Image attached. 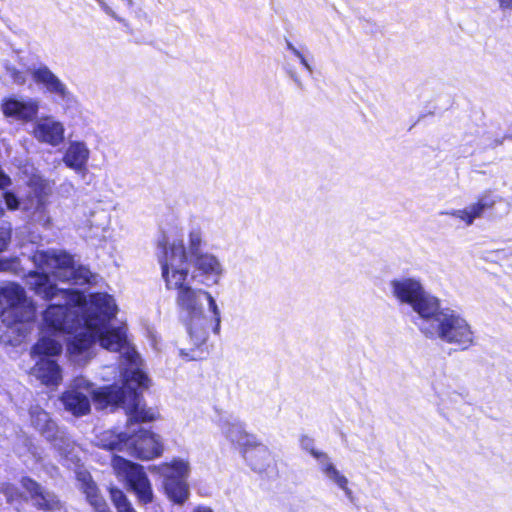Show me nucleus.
<instances>
[{
    "instance_id": "nucleus-14",
    "label": "nucleus",
    "mask_w": 512,
    "mask_h": 512,
    "mask_svg": "<svg viewBox=\"0 0 512 512\" xmlns=\"http://www.w3.org/2000/svg\"><path fill=\"white\" fill-rule=\"evenodd\" d=\"M31 260L39 270L53 269L57 272L69 271L75 263L73 255L65 250H36Z\"/></svg>"
},
{
    "instance_id": "nucleus-43",
    "label": "nucleus",
    "mask_w": 512,
    "mask_h": 512,
    "mask_svg": "<svg viewBox=\"0 0 512 512\" xmlns=\"http://www.w3.org/2000/svg\"><path fill=\"white\" fill-rule=\"evenodd\" d=\"M13 260L0 258V272H6L11 270Z\"/></svg>"
},
{
    "instance_id": "nucleus-23",
    "label": "nucleus",
    "mask_w": 512,
    "mask_h": 512,
    "mask_svg": "<svg viewBox=\"0 0 512 512\" xmlns=\"http://www.w3.org/2000/svg\"><path fill=\"white\" fill-rule=\"evenodd\" d=\"M44 271H29L28 276L33 278L30 289L45 301H51L59 295L60 288L51 282L50 276Z\"/></svg>"
},
{
    "instance_id": "nucleus-31",
    "label": "nucleus",
    "mask_w": 512,
    "mask_h": 512,
    "mask_svg": "<svg viewBox=\"0 0 512 512\" xmlns=\"http://www.w3.org/2000/svg\"><path fill=\"white\" fill-rule=\"evenodd\" d=\"M32 349L34 354L39 356H57L62 352L61 344L49 337L40 338Z\"/></svg>"
},
{
    "instance_id": "nucleus-26",
    "label": "nucleus",
    "mask_w": 512,
    "mask_h": 512,
    "mask_svg": "<svg viewBox=\"0 0 512 512\" xmlns=\"http://www.w3.org/2000/svg\"><path fill=\"white\" fill-rule=\"evenodd\" d=\"M2 301H4L9 308L15 310L26 305V292L18 283H10L0 288V304Z\"/></svg>"
},
{
    "instance_id": "nucleus-7",
    "label": "nucleus",
    "mask_w": 512,
    "mask_h": 512,
    "mask_svg": "<svg viewBox=\"0 0 512 512\" xmlns=\"http://www.w3.org/2000/svg\"><path fill=\"white\" fill-rule=\"evenodd\" d=\"M164 255L160 258L161 274L165 281L167 290H176L177 292L187 287L188 270L187 269H172L170 271V262L174 257H178L181 263L186 262V248L182 240L174 242L168 248L167 242L160 243Z\"/></svg>"
},
{
    "instance_id": "nucleus-22",
    "label": "nucleus",
    "mask_w": 512,
    "mask_h": 512,
    "mask_svg": "<svg viewBox=\"0 0 512 512\" xmlns=\"http://www.w3.org/2000/svg\"><path fill=\"white\" fill-rule=\"evenodd\" d=\"M77 479L80 483V489L85 493L87 501L95 512H112L105 499L99 494L98 488L90 474L79 472Z\"/></svg>"
},
{
    "instance_id": "nucleus-47",
    "label": "nucleus",
    "mask_w": 512,
    "mask_h": 512,
    "mask_svg": "<svg viewBox=\"0 0 512 512\" xmlns=\"http://www.w3.org/2000/svg\"><path fill=\"white\" fill-rule=\"evenodd\" d=\"M192 512H214L210 507L204 505H198Z\"/></svg>"
},
{
    "instance_id": "nucleus-37",
    "label": "nucleus",
    "mask_w": 512,
    "mask_h": 512,
    "mask_svg": "<svg viewBox=\"0 0 512 512\" xmlns=\"http://www.w3.org/2000/svg\"><path fill=\"white\" fill-rule=\"evenodd\" d=\"M300 443H301V447L309 452L317 461V464L320 463V455H328L327 453L325 452H322L320 450H317L315 447H314V440L308 436H303L300 440Z\"/></svg>"
},
{
    "instance_id": "nucleus-2",
    "label": "nucleus",
    "mask_w": 512,
    "mask_h": 512,
    "mask_svg": "<svg viewBox=\"0 0 512 512\" xmlns=\"http://www.w3.org/2000/svg\"><path fill=\"white\" fill-rule=\"evenodd\" d=\"M419 330L428 338H440L456 345L461 350L468 349L474 343V333L468 322L454 311L437 304L436 310L418 324Z\"/></svg>"
},
{
    "instance_id": "nucleus-40",
    "label": "nucleus",
    "mask_w": 512,
    "mask_h": 512,
    "mask_svg": "<svg viewBox=\"0 0 512 512\" xmlns=\"http://www.w3.org/2000/svg\"><path fill=\"white\" fill-rule=\"evenodd\" d=\"M11 241V228L9 225H0V252L7 249Z\"/></svg>"
},
{
    "instance_id": "nucleus-48",
    "label": "nucleus",
    "mask_w": 512,
    "mask_h": 512,
    "mask_svg": "<svg viewBox=\"0 0 512 512\" xmlns=\"http://www.w3.org/2000/svg\"><path fill=\"white\" fill-rule=\"evenodd\" d=\"M27 307L29 308L30 313L33 315V314H34V312H35V309H34L33 304H32V303H29V304L27 305Z\"/></svg>"
},
{
    "instance_id": "nucleus-45",
    "label": "nucleus",
    "mask_w": 512,
    "mask_h": 512,
    "mask_svg": "<svg viewBox=\"0 0 512 512\" xmlns=\"http://www.w3.org/2000/svg\"><path fill=\"white\" fill-rule=\"evenodd\" d=\"M15 489L12 486H9L5 489V495L7 496L8 500H14L16 496Z\"/></svg>"
},
{
    "instance_id": "nucleus-18",
    "label": "nucleus",
    "mask_w": 512,
    "mask_h": 512,
    "mask_svg": "<svg viewBox=\"0 0 512 512\" xmlns=\"http://www.w3.org/2000/svg\"><path fill=\"white\" fill-rule=\"evenodd\" d=\"M320 463L317 464L323 476L333 485L343 491L344 495L352 501L353 491L349 487L348 478L336 467L329 455H320Z\"/></svg>"
},
{
    "instance_id": "nucleus-17",
    "label": "nucleus",
    "mask_w": 512,
    "mask_h": 512,
    "mask_svg": "<svg viewBox=\"0 0 512 512\" xmlns=\"http://www.w3.org/2000/svg\"><path fill=\"white\" fill-rule=\"evenodd\" d=\"M65 129L63 125L51 117L40 118L33 127V137L41 143L57 146L64 140Z\"/></svg>"
},
{
    "instance_id": "nucleus-32",
    "label": "nucleus",
    "mask_w": 512,
    "mask_h": 512,
    "mask_svg": "<svg viewBox=\"0 0 512 512\" xmlns=\"http://www.w3.org/2000/svg\"><path fill=\"white\" fill-rule=\"evenodd\" d=\"M109 494L116 512H137L126 494L119 488L111 487Z\"/></svg>"
},
{
    "instance_id": "nucleus-46",
    "label": "nucleus",
    "mask_w": 512,
    "mask_h": 512,
    "mask_svg": "<svg viewBox=\"0 0 512 512\" xmlns=\"http://www.w3.org/2000/svg\"><path fill=\"white\" fill-rule=\"evenodd\" d=\"M288 47L293 51V53L298 56L300 59H301V62L307 66V62H306V59L305 57L303 56V54L301 52H299L298 50H296L294 47L291 46V44L288 45Z\"/></svg>"
},
{
    "instance_id": "nucleus-30",
    "label": "nucleus",
    "mask_w": 512,
    "mask_h": 512,
    "mask_svg": "<svg viewBox=\"0 0 512 512\" xmlns=\"http://www.w3.org/2000/svg\"><path fill=\"white\" fill-rule=\"evenodd\" d=\"M98 336L99 343L107 350L118 352L125 344V336L115 328L98 331L95 333Z\"/></svg>"
},
{
    "instance_id": "nucleus-12",
    "label": "nucleus",
    "mask_w": 512,
    "mask_h": 512,
    "mask_svg": "<svg viewBox=\"0 0 512 512\" xmlns=\"http://www.w3.org/2000/svg\"><path fill=\"white\" fill-rule=\"evenodd\" d=\"M501 201V197L494 194L491 189L480 193L476 201L467 208L446 212L455 218L460 219L466 225H472L474 220L482 217L486 212L494 209L495 205Z\"/></svg>"
},
{
    "instance_id": "nucleus-24",
    "label": "nucleus",
    "mask_w": 512,
    "mask_h": 512,
    "mask_svg": "<svg viewBox=\"0 0 512 512\" xmlns=\"http://www.w3.org/2000/svg\"><path fill=\"white\" fill-rule=\"evenodd\" d=\"M32 78L35 83L43 85L47 91L54 93L61 98L67 96L65 85L60 79L46 66H40L33 70Z\"/></svg>"
},
{
    "instance_id": "nucleus-1",
    "label": "nucleus",
    "mask_w": 512,
    "mask_h": 512,
    "mask_svg": "<svg viewBox=\"0 0 512 512\" xmlns=\"http://www.w3.org/2000/svg\"><path fill=\"white\" fill-rule=\"evenodd\" d=\"M144 386H101L94 393L99 408L107 406L121 407L125 410L128 430L134 423H150L160 418L157 409L147 407L142 396Z\"/></svg>"
},
{
    "instance_id": "nucleus-42",
    "label": "nucleus",
    "mask_w": 512,
    "mask_h": 512,
    "mask_svg": "<svg viewBox=\"0 0 512 512\" xmlns=\"http://www.w3.org/2000/svg\"><path fill=\"white\" fill-rule=\"evenodd\" d=\"M45 189H46V184L41 182V183L36 185L35 190H34L35 194H36V197L38 199L39 206H41L42 208L45 207L44 198L47 195Z\"/></svg>"
},
{
    "instance_id": "nucleus-36",
    "label": "nucleus",
    "mask_w": 512,
    "mask_h": 512,
    "mask_svg": "<svg viewBox=\"0 0 512 512\" xmlns=\"http://www.w3.org/2000/svg\"><path fill=\"white\" fill-rule=\"evenodd\" d=\"M148 382L147 374L142 369L135 368L124 378L122 384H147Z\"/></svg>"
},
{
    "instance_id": "nucleus-4",
    "label": "nucleus",
    "mask_w": 512,
    "mask_h": 512,
    "mask_svg": "<svg viewBox=\"0 0 512 512\" xmlns=\"http://www.w3.org/2000/svg\"><path fill=\"white\" fill-rule=\"evenodd\" d=\"M190 470V463L182 458H174L170 462L150 467L151 472L163 478L165 495L175 505H184L190 497L187 483Z\"/></svg>"
},
{
    "instance_id": "nucleus-15",
    "label": "nucleus",
    "mask_w": 512,
    "mask_h": 512,
    "mask_svg": "<svg viewBox=\"0 0 512 512\" xmlns=\"http://www.w3.org/2000/svg\"><path fill=\"white\" fill-rule=\"evenodd\" d=\"M218 426L224 436L237 445L241 453L245 448L256 444V437L245 431L243 424L232 416H220Z\"/></svg>"
},
{
    "instance_id": "nucleus-10",
    "label": "nucleus",
    "mask_w": 512,
    "mask_h": 512,
    "mask_svg": "<svg viewBox=\"0 0 512 512\" xmlns=\"http://www.w3.org/2000/svg\"><path fill=\"white\" fill-rule=\"evenodd\" d=\"M89 304L93 312L83 316V325L89 332L97 333L101 322L109 321L115 317L117 307L111 295L99 292L90 294Z\"/></svg>"
},
{
    "instance_id": "nucleus-35",
    "label": "nucleus",
    "mask_w": 512,
    "mask_h": 512,
    "mask_svg": "<svg viewBox=\"0 0 512 512\" xmlns=\"http://www.w3.org/2000/svg\"><path fill=\"white\" fill-rule=\"evenodd\" d=\"M94 335L90 332L87 333H79L75 335L72 341V347L75 351L82 353L86 351L94 342Z\"/></svg>"
},
{
    "instance_id": "nucleus-21",
    "label": "nucleus",
    "mask_w": 512,
    "mask_h": 512,
    "mask_svg": "<svg viewBox=\"0 0 512 512\" xmlns=\"http://www.w3.org/2000/svg\"><path fill=\"white\" fill-rule=\"evenodd\" d=\"M77 479L80 483V489L85 493L87 501L95 512H112L105 499L99 494L98 488L90 474L79 472Z\"/></svg>"
},
{
    "instance_id": "nucleus-19",
    "label": "nucleus",
    "mask_w": 512,
    "mask_h": 512,
    "mask_svg": "<svg viewBox=\"0 0 512 512\" xmlns=\"http://www.w3.org/2000/svg\"><path fill=\"white\" fill-rule=\"evenodd\" d=\"M242 455L248 465L258 473L267 471L273 463V458L268 448L257 440L255 445L245 448Z\"/></svg>"
},
{
    "instance_id": "nucleus-6",
    "label": "nucleus",
    "mask_w": 512,
    "mask_h": 512,
    "mask_svg": "<svg viewBox=\"0 0 512 512\" xmlns=\"http://www.w3.org/2000/svg\"><path fill=\"white\" fill-rule=\"evenodd\" d=\"M111 466L116 476L135 493L139 503L147 505L153 501L152 484L142 465L133 463L121 456L113 455Z\"/></svg>"
},
{
    "instance_id": "nucleus-38",
    "label": "nucleus",
    "mask_w": 512,
    "mask_h": 512,
    "mask_svg": "<svg viewBox=\"0 0 512 512\" xmlns=\"http://www.w3.org/2000/svg\"><path fill=\"white\" fill-rule=\"evenodd\" d=\"M203 296L207 299L209 308H210L211 312L214 315V320H215L214 331L216 333H218L219 329H220V312H219V309L217 307L216 301L213 298V296L211 295V293H209L206 290L203 292Z\"/></svg>"
},
{
    "instance_id": "nucleus-33",
    "label": "nucleus",
    "mask_w": 512,
    "mask_h": 512,
    "mask_svg": "<svg viewBox=\"0 0 512 512\" xmlns=\"http://www.w3.org/2000/svg\"><path fill=\"white\" fill-rule=\"evenodd\" d=\"M70 276L69 280H71L76 285H87L92 284L94 282V275L91 273L89 268L83 265H73V268L69 270Z\"/></svg>"
},
{
    "instance_id": "nucleus-11",
    "label": "nucleus",
    "mask_w": 512,
    "mask_h": 512,
    "mask_svg": "<svg viewBox=\"0 0 512 512\" xmlns=\"http://www.w3.org/2000/svg\"><path fill=\"white\" fill-rule=\"evenodd\" d=\"M32 425L50 441L60 453L70 451L71 441L65 431L60 430L56 423L51 420L48 413L40 407H33L30 410Z\"/></svg>"
},
{
    "instance_id": "nucleus-44",
    "label": "nucleus",
    "mask_w": 512,
    "mask_h": 512,
    "mask_svg": "<svg viewBox=\"0 0 512 512\" xmlns=\"http://www.w3.org/2000/svg\"><path fill=\"white\" fill-rule=\"evenodd\" d=\"M499 7L502 10H511L512 9V0H498Z\"/></svg>"
},
{
    "instance_id": "nucleus-16",
    "label": "nucleus",
    "mask_w": 512,
    "mask_h": 512,
    "mask_svg": "<svg viewBox=\"0 0 512 512\" xmlns=\"http://www.w3.org/2000/svg\"><path fill=\"white\" fill-rule=\"evenodd\" d=\"M1 110L5 117L30 122L36 118L39 105L35 100L20 101L14 97H5L1 102Z\"/></svg>"
},
{
    "instance_id": "nucleus-34",
    "label": "nucleus",
    "mask_w": 512,
    "mask_h": 512,
    "mask_svg": "<svg viewBox=\"0 0 512 512\" xmlns=\"http://www.w3.org/2000/svg\"><path fill=\"white\" fill-rule=\"evenodd\" d=\"M59 294L63 295L73 306L83 308L87 305V298L83 291L70 288H60Z\"/></svg>"
},
{
    "instance_id": "nucleus-50",
    "label": "nucleus",
    "mask_w": 512,
    "mask_h": 512,
    "mask_svg": "<svg viewBox=\"0 0 512 512\" xmlns=\"http://www.w3.org/2000/svg\"><path fill=\"white\" fill-rule=\"evenodd\" d=\"M23 319H16V322H23Z\"/></svg>"
},
{
    "instance_id": "nucleus-27",
    "label": "nucleus",
    "mask_w": 512,
    "mask_h": 512,
    "mask_svg": "<svg viewBox=\"0 0 512 512\" xmlns=\"http://www.w3.org/2000/svg\"><path fill=\"white\" fill-rule=\"evenodd\" d=\"M128 433H116L113 430H105L96 435V445L108 449L126 451Z\"/></svg>"
},
{
    "instance_id": "nucleus-20",
    "label": "nucleus",
    "mask_w": 512,
    "mask_h": 512,
    "mask_svg": "<svg viewBox=\"0 0 512 512\" xmlns=\"http://www.w3.org/2000/svg\"><path fill=\"white\" fill-rule=\"evenodd\" d=\"M33 374L41 384H59L62 380V369L57 361L40 357L34 367Z\"/></svg>"
},
{
    "instance_id": "nucleus-3",
    "label": "nucleus",
    "mask_w": 512,
    "mask_h": 512,
    "mask_svg": "<svg viewBox=\"0 0 512 512\" xmlns=\"http://www.w3.org/2000/svg\"><path fill=\"white\" fill-rule=\"evenodd\" d=\"M204 291L205 290L202 289H194L188 285L178 291L176 295L177 306L188 314L186 326L190 343L192 345V348L190 349L191 354L184 350H181L180 353L187 360L191 361L202 360L206 358L208 354L206 347L208 332L203 324L204 314L199 302V296L203 295Z\"/></svg>"
},
{
    "instance_id": "nucleus-25",
    "label": "nucleus",
    "mask_w": 512,
    "mask_h": 512,
    "mask_svg": "<svg viewBox=\"0 0 512 512\" xmlns=\"http://www.w3.org/2000/svg\"><path fill=\"white\" fill-rule=\"evenodd\" d=\"M61 402L67 411L77 417L83 416L90 411L91 405L88 395L77 389L65 392L61 397Z\"/></svg>"
},
{
    "instance_id": "nucleus-49",
    "label": "nucleus",
    "mask_w": 512,
    "mask_h": 512,
    "mask_svg": "<svg viewBox=\"0 0 512 512\" xmlns=\"http://www.w3.org/2000/svg\"><path fill=\"white\" fill-rule=\"evenodd\" d=\"M74 384H85V385H88L90 384L89 382L87 381H82V382H78L77 380L74 381Z\"/></svg>"
},
{
    "instance_id": "nucleus-29",
    "label": "nucleus",
    "mask_w": 512,
    "mask_h": 512,
    "mask_svg": "<svg viewBox=\"0 0 512 512\" xmlns=\"http://www.w3.org/2000/svg\"><path fill=\"white\" fill-rule=\"evenodd\" d=\"M193 263L195 268L198 269L203 275L219 276L222 273L221 264L212 254H197L196 257L193 258Z\"/></svg>"
},
{
    "instance_id": "nucleus-5",
    "label": "nucleus",
    "mask_w": 512,
    "mask_h": 512,
    "mask_svg": "<svg viewBox=\"0 0 512 512\" xmlns=\"http://www.w3.org/2000/svg\"><path fill=\"white\" fill-rule=\"evenodd\" d=\"M393 295L402 303L409 304L424 321L432 315L440 300L425 291L419 280L404 278L391 281Z\"/></svg>"
},
{
    "instance_id": "nucleus-8",
    "label": "nucleus",
    "mask_w": 512,
    "mask_h": 512,
    "mask_svg": "<svg viewBox=\"0 0 512 512\" xmlns=\"http://www.w3.org/2000/svg\"><path fill=\"white\" fill-rule=\"evenodd\" d=\"M43 323L54 334H71L82 325L80 315L69 304H49L43 312Z\"/></svg>"
},
{
    "instance_id": "nucleus-41",
    "label": "nucleus",
    "mask_w": 512,
    "mask_h": 512,
    "mask_svg": "<svg viewBox=\"0 0 512 512\" xmlns=\"http://www.w3.org/2000/svg\"><path fill=\"white\" fill-rule=\"evenodd\" d=\"M200 246H201V238H200L199 234L190 233L189 250H190L191 256L193 258L196 257L197 254H201Z\"/></svg>"
},
{
    "instance_id": "nucleus-28",
    "label": "nucleus",
    "mask_w": 512,
    "mask_h": 512,
    "mask_svg": "<svg viewBox=\"0 0 512 512\" xmlns=\"http://www.w3.org/2000/svg\"><path fill=\"white\" fill-rule=\"evenodd\" d=\"M89 151L81 142L72 143L64 155L65 164L73 169L83 168L88 160Z\"/></svg>"
},
{
    "instance_id": "nucleus-39",
    "label": "nucleus",
    "mask_w": 512,
    "mask_h": 512,
    "mask_svg": "<svg viewBox=\"0 0 512 512\" xmlns=\"http://www.w3.org/2000/svg\"><path fill=\"white\" fill-rule=\"evenodd\" d=\"M3 199L5 201L6 207L10 211H15L20 207V201L16 194L12 191H5L3 193Z\"/></svg>"
},
{
    "instance_id": "nucleus-13",
    "label": "nucleus",
    "mask_w": 512,
    "mask_h": 512,
    "mask_svg": "<svg viewBox=\"0 0 512 512\" xmlns=\"http://www.w3.org/2000/svg\"><path fill=\"white\" fill-rule=\"evenodd\" d=\"M21 486L28 494L27 500H30L32 505L37 509L43 511H55L61 509L62 504L58 497L33 479L23 477L21 479Z\"/></svg>"
},
{
    "instance_id": "nucleus-9",
    "label": "nucleus",
    "mask_w": 512,
    "mask_h": 512,
    "mask_svg": "<svg viewBox=\"0 0 512 512\" xmlns=\"http://www.w3.org/2000/svg\"><path fill=\"white\" fill-rule=\"evenodd\" d=\"M164 450L159 435L144 429L128 435L126 451L140 460H151L162 455Z\"/></svg>"
}]
</instances>
